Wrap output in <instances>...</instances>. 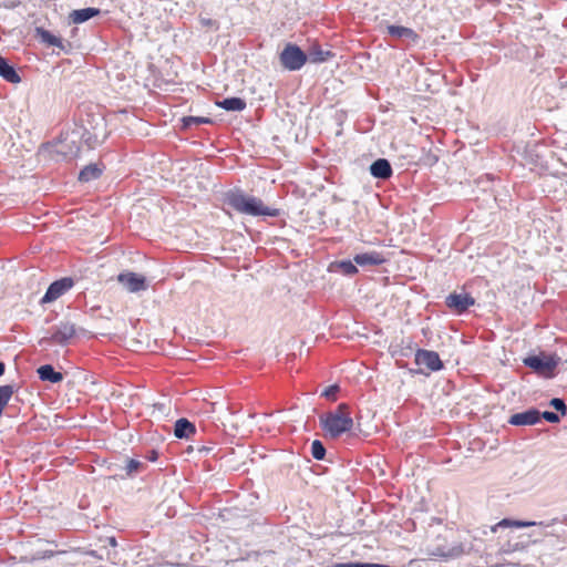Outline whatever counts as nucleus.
Returning a JSON list of instances; mask_svg holds the SVG:
<instances>
[{
	"label": "nucleus",
	"instance_id": "obj_34",
	"mask_svg": "<svg viewBox=\"0 0 567 567\" xmlns=\"http://www.w3.org/2000/svg\"><path fill=\"white\" fill-rule=\"evenodd\" d=\"M415 372H416V373H421V374H425V375H427V374H429V372H424L422 369H419V370H416Z\"/></svg>",
	"mask_w": 567,
	"mask_h": 567
},
{
	"label": "nucleus",
	"instance_id": "obj_22",
	"mask_svg": "<svg viewBox=\"0 0 567 567\" xmlns=\"http://www.w3.org/2000/svg\"><path fill=\"white\" fill-rule=\"evenodd\" d=\"M101 175L102 168L97 164H90L80 171L79 181L86 183L97 179Z\"/></svg>",
	"mask_w": 567,
	"mask_h": 567
},
{
	"label": "nucleus",
	"instance_id": "obj_10",
	"mask_svg": "<svg viewBox=\"0 0 567 567\" xmlns=\"http://www.w3.org/2000/svg\"><path fill=\"white\" fill-rule=\"evenodd\" d=\"M540 421V412L537 409H529L520 413L513 414L508 423L515 426L534 425Z\"/></svg>",
	"mask_w": 567,
	"mask_h": 567
},
{
	"label": "nucleus",
	"instance_id": "obj_11",
	"mask_svg": "<svg viewBox=\"0 0 567 567\" xmlns=\"http://www.w3.org/2000/svg\"><path fill=\"white\" fill-rule=\"evenodd\" d=\"M559 520L558 518H553L549 522H535V520H515L509 518H504L501 522H498L495 527H493V530L496 532L498 527H516V528H523V527H532V526H543V527H550L557 524Z\"/></svg>",
	"mask_w": 567,
	"mask_h": 567
},
{
	"label": "nucleus",
	"instance_id": "obj_8",
	"mask_svg": "<svg viewBox=\"0 0 567 567\" xmlns=\"http://www.w3.org/2000/svg\"><path fill=\"white\" fill-rule=\"evenodd\" d=\"M445 305L457 315H462L475 305V299L466 292H452L445 298Z\"/></svg>",
	"mask_w": 567,
	"mask_h": 567
},
{
	"label": "nucleus",
	"instance_id": "obj_13",
	"mask_svg": "<svg viewBox=\"0 0 567 567\" xmlns=\"http://www.w3.org/2000/svg\"><path fill=\"white\" fill-rule=\"evenodd\" d=\"M386 32L393 38L404 39L413 43H416L420 39V35L413 29L403 25L390 24L386 27Z\"/></svg>",
	"mask_w": 567,
	"mask_h": 567
},
{
	"label": "nucleus",
	"instance_id": "obj_2",
	"mask_svg": "<svg viewBox=\"0 0 567 567\" xmlns=\"http://www.w3.org/2000/svg\"><path fill=\"white\" fill-rule=\"evenodd\" d=\"M319 420L322 430L331 439L340 437L353 426L350 406L347 403H340L336 410L320 415Z\"/></svg>",
	"mask_w": 567,
	"mask_h": 567
},
{
	"label": "nucleus",
	"instance_id": "obj_31",
	"mask_svg": "<svg viewBox=\"0 0 567 567\" xmlns=\"http://www.w3.org/2000/svg\"><path fill=\"white\" fill-rule=\"evenodd\" d=\"M145 458L150 462H155L158 458V452L156 450H151L146 453Z\"/></svg>",
	"mask_w": 567,
	"mask_h": 567
},
{
	"label": "nucleus",
	"instance_id": "obj_18",
	"mask_svg": "<svg viewBox=\"0 0 567 567\" xmlns=\"http://www.w3.org/2000/svg\"><path fill=\"white\" fill-rule=\"evenodd\" d=\"M100 13H101V10L97 8L89 7V8L78 9V10H73L70 13V20L75 24H80V23H83V22L99 16Z\"/></svg>",
	"mask_w": 567,
	"mask_h": 567
},
{
	"label": "nucleus",
	"instance_id": "obj_15",
	"mask_svg": "<svg viewBox=\"0 0 567 567\" xmlns=\"http://www.w3.org/2000/svg\"><path fill=\"white\" fill-rule=\"evenodd\" d=\"M306 55H308V61L311 63H322L328 61L333 56V53L328 50H323L319 43H312L307 52Z\"/></svg>",
	"mask_w": 567,
	"mask_h": 567
},
{
	"label": "nucleus",
	"instance_id": "obj_27",
	"mask_svg": "<svg viewBox=\"0 0 567 567\" xmlns=\"http://www.w3.org/2000/svg\"><path fill=\"white\" fill-rule=\"evenodd\" d=\"M311 455L313 458L321 461L326 456V447L321 441L315 440L311 444Z\"/></svg>",
	"mask_w": 567,
	"mask_h": 567
},
{
	"label": "nucleus",
	"instance_id": "obj_9",
	"mask_svg": "<svg viewBox=\"0 0 567 567\" xmlns=\"http://www.w3.org/2000/svg\"><path fill=\"white\" fill-rule=\"evenodd\" d=\"M117 280L130 292H138L147 289L145 277L135 272H122L118 275Z\"/></svg>",
	"mask_w": 567,
	"mask_h": 567
},
{
	"label": "nucleus",
	"instance_id": "obj_17",
	"mask_svg": "<svg viewBox=\"0 0 567 567\" xmlns=\"http://www.w3.org/2000/svg\"><path fill=\"white\" fill-rule=\"evenodd\" d=\"M0 76L9 83H20L21 78L13 65L7 59L0 56Z\"/></svg>",
	"mask_w": 567,
	"mask_h": 567
},
{
	"label": "nucleus",
	"instance_id": "obj_16",
	"mask_svg": "<svg viewBox=\"0 0 567 567\" xmlns=\"http://www.w3.org/2000/svg\"><path fill=\"white\" fill-rule=\"evenodd\" d=\"M196 434V426L194 423L185 417L178 419L175 422L174 435L177 439H190Z\"/></svg>",
	"mask_w": 567,
	"mask_h": 567
},
{
	"label": "nucleus",
	"instance_id": "obj_26",
	"mask_svg": "<svg viewBox=\"0 0 567 567\" xmlns=\"http://www.w3.org/2000/svg\"><path fill=\"white\" fill-rule=\"evenodd\" d=\"M145 467H146V465L144 463H142L141 461H137L135 458H130L127 461L125 470H126V474L128 476H133V475L144 471Z\"/></svg>",
	"mask_w": 567,
	"mask_h": 567
},
{
	"label": "nucleus",
	"instance_id": "obj_19",
	"mask_svg": "<svg viewBox=\"0 0 567 567\" xmlns=\"http://www.w3.org/2000/svg\"><path fill=\"white\" fill-rule=\"evenodd\" d=\"M216 105L226 111L241 112L246 109L247 103L241 97L233 96L224 99L221 101H217Z\"/></svg>",
	"mask_w": 567,
	"mask_h": 567
},
{
	"label": "nucleus",
	"instance_id": "obj_25",
	"mask_svg": "<svg viewBox=\"0 0 567 567\" xmlns=\"http://www.w3.org/2000/svg\"><path fill=\"white\" fill-rule=\"evenodd\" d=\"M338 268L346 276H354L359 272L357 264L351 260H342L338 262Z\"/></svg>",
	"mask_w": 567,
	"mask_h": 567
},
{
	"label": "nucleus",
	"instance_id": "obj_23",
	"mask_svg": "<svg viewBox=\"0 0 567 567\" xmlns=\"http://www.w3.org/2000/svg\"><path fill=\"white\" fill-rule=\"evenodd\" d=\"M465 549L462 544L455 545L451 547L449 550H443L441 548H436L432 554L434 556L444 557V558H455L464 554Z\"/></svg>",
	"mask_w": 567,
	"mask_h": 567
},
{
	"label": "nucleus",
	"instance_id": "obj_6",
	"mask_svg": "<svg viewBox=\"0 0 567 567\" xmlns=\"http://www.w3.org/2000/svg\"><path fill=\"white\" fill-rule=\"evenodd\" d=\"M74 286V280L71 277H63L59 280L53 281L47 292L41 298L40 303L45 305L58 300L60 297L65 295Z\"/></svg>",
	"mask_w": 567,
	"mask_h": 567
},
{
	"label": "nucleus",
	"instance_id": "obj_3",
	"mask_svg": "<svg viewBox=\"0 0 567 567\" xmlns=\"http://www.w3.org/2000/svg\"><path fill=\"white\" fill-rule=\"evenodd\" d=\"M76 336V326L70 320H61L49 329V336L40 340V344L65 347L71 344Z\"/></svg>",
	"mask_w": 567,
	"mask_h": 567
},
{
	"label": "nucleus",
	"instance_id": "obj_33",
	"mask_svg": "<svg viewBox=\"0 0 567 567\" xmlns=\"http://www.w3.org/2000/svg\"><path fill=\"white\" fill-rule=\"evenodd\" d=\"M4 363L0 361V377L4 373Z\"/></svg>",
	"mask_w": 567,
	"mask_h": 567
},
{
	"label": "nucleus",
	"instance_id": "obj_12",
	"mask_svg": "<svg viewBox=\"0 0 567 567\" xmlns=\"http://www.w3.org/2000/svg\"><path fill=\"white\" fill-rule=\"evenodd\" d=\"M353 261L361 266H380L386 261V258L382 252L379 251H367L362 254H357L353 257Z\"/></svg>",
	"mask_w": 567,
	"mask_h": 567
},
{
	"label": "nucleus",
	"instance_id": "obj_30",
	"mask_svg": "<svg viewBox=\"0 0 567 567\" xmlns=\"http://www.w3.org/2000/svg\"><path fill=\"white\" fill-rule=\"evenodd\" d=\"M540 419H545L550 423H558L560 421L559 415L551 411L540 412Z\"/></svg>",
	"mask_w": 567,
	"mask_h": 567
},
{
	"label": "nucleus",
	"instance_id": "obj_4",
	"mask_svg": "<svg viewBox=\"0 0 567 567\" xmlns=\"http://www.w3.org/2000/svg\"><path fill=\"white\" fill-rule=\"evenodd\" d=\"M559 362L560 358L556 354L529 355L523 360L526 367L545 378H553L555 375V370Z\"/></svg>",
	"mask_w": 567,
	"mask_h": 567
},
{
	"label": "nucleus",
	"instance_id": "obj_21",
	"mask_svg": "<svg viewBox=\"0 0 567 567\" xmlns=\"http://www.w3.org/2000/svg\"><path fill=\"white\" fill-rule=\"evenodd\" d=\"M35 34L41 40V42H43L48 45H51V47L64 49L62 39L54 35L53 33L45 30L44 28H41V27L35 28Z\"/></svg>",
	"mask_w": 567,
	"mask_h": 567
},
{
	"label": "nucleus",
	"instance_id": "obj_24",
	"mask_svg": "<svg viewBox=\"0 0 567 567\" xmlns=\"http://www.w3.org/2000/svg\"><path fill=\"white\" fill-rule=\"evenodd\" d=\"M213 121L209 117H203V116H185L182 118V127L183 128H189L192 126H198L202 124H210Z\"/></svg>",
	"mask_w": 567,
	"mask_h": 567
},
{
	"label": "nucleus",
	"instance_id": "obj_5",
	"mask_svg": "<svg viewBox=\"0 0 567 567\" xmlns=\"http://www.w3.org/2000/svg\"><path fill=\"white\" fill-rule=\"evenodd\" d=\"M280 64L288 71H299L308 62V55L297 44L288 43L279 55Z\"/></svg>",
	"mask_w": 567,
	"mask_h": 567
},
{
	"label": "nucleus",
	"instance_id": "obj_14",
	"mask_svg": "<svg viewBox=\"0 0 567 567\" xmlns=\"http://www.w3.org/2000/svg\"><path fill=\"white\" fill-rule=\"evenodd\" d=\"M370 173L373 177L384 181L392 176L393 169L388 159L379 158L371 164Z\"/></svg>",
	"mask_w": 567,
	"mask_h": 567
},
{
	"label": "nucleus",
	"instance_id": "obj_1",
	"mask_svg": "<svg viewBox=\"0 0 567 567\" xmlns=\"http://www.w3.org/2000/svg\"><path fill=\"white\" fill-rule=\"evenodd\" d=\"M224 203L239 214L248 216L278 217L281 212L278 208L266 206L259 197L248 195L239 188L229 189L224 195Z\"/></svg>",
	"mask_w": 567,
	"mask_h": 567
},
{
	"label": "nucleus",
	"instance_id": "obj_7",
	"mask_svg": "<svg viewBox=\"0 0 567 567\" xmlns=\"http://www.w3.org/2000/svg\"><path fill=\"white\" fill-rule=\"evenodd\" d=\"M414 361L420 367H425L429 372H435L443 369V362L435 351L417 349Z\"/></svg>",
	"mask_w": 567,
	"mask_h": 567
},
{
	"label": "nucleus",
	"instance_id": "obj_32",
	"mask_svg": "<svg viewBox=\"0 0 567 567\" xmlns=\"http://www.w3.org/2000/svg\"><path fill=\"white\" fill-rule=\"evenodd\" d=\"M109 543L111 546L115 547L116 546V539L114 537H111L109 538Z\"/></svg>",
	"mask_w": 567,
	"mask_h": 567
},
{
	"label": "nucleus",
	"instance_id": "obj_28",
	"mask_svg": "<svg viewBox=\"0 0 567 567\" xmlns=\"http://www.w3.org/2000/svg\"><path fill=\"white\" fill-rule=\"evenodd\" d=\"M339 390H340L339 385L332 384V385L328 386L327 389H324V391L321 393V396H323L328 400H331V401H336L337 393L339 392Z\"/></svg>",
	"mask_w": 567,
	"mask_h": 567
},
{
	"label": "nucleus",
	"instance_id": "obj_20",
	"mask_svg": "<svg viewBox=\"0 0 567 567\" xmlns=\"http://www.w3.org/2000/svg\"><path fill=\"white\" fill-rule=\"evenodd\" d=\"M37 372L40 380L42 381L58 383L63 380V374L61 372L55 371L51 364L41 365Z\"/></svg>",
	"mask_w": 567,
	"mask_h": 567
},
{
	"label": "nucleus",
	"instance_id": "obj_29",
	"mask_svg": "<svg viewBox=\"0 0 567 567\" xmlns=\"http://www.w3.org/2000/svg\"><path fill=\"white\" fill-rule=\"evenodd\" d=\"M550 406H553L556 411L560 412L563 415L567 413V405L563 399L554 398L550 401Z\"/></svg>",
	"mask_w": 567,
	"mask_h": 567
}]
</instances>
